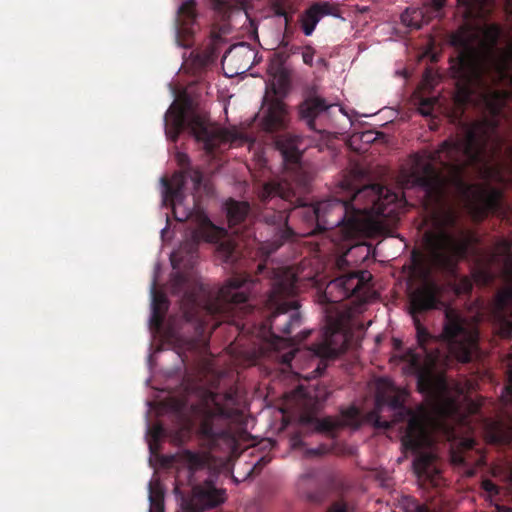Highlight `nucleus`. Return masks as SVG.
<instances>
[{
  "instance_id": "a878e982",
  "label": "nucleus",
  "mask_w": 512,
  "mask_h": 512,
  "mask_svg": "<svg viewBox=\"0 0 512 512\" xmlns=\"http://www.w3.org/2000/svg\"><path fill=\"white\" fill-rule=\"evenodd\" d=\"M178 13L185 17V24L193 22L195 19V2L193 0H187L182 3L178 9Z\"/></svg>"
},
{
  "instance_id": "6ab92c4d",
  "label": "nucleus",
  "mask_w": 512,
  "mask_h": 512,
  "mask_svg": "<svg viewBox=\"0 0 512 512\" xmlns=\"http://www.w3.org/2000/svg\"><path fill=\"white\" fill-rule=\"evenodd\" d=\"M458 265L459 263L457 264L456 273L454 275H447L443 271L439 272L452 282L451 286L456 295L470 294L473 289V281L468 276H460L458 274Z\"/></svg>"
},
{
  "instance_id": "1a4fd4ad",
  "label": "nucleus",
  "mask_w": 512,
  "mask_h": 512,
  "mask_svg": "<svg viewBox=\"0 0 512 512\" xmlns=\"http://www.w3.org/2000/svg\"><path fill=\"white\" fill-rule=\"evenodd\" d=\"M166 136L173 142L186 130L209 155L227 141L224 129L213 123L206 112L192 107L190 99L174 101L165 114Z\"/></svg>"
},
{
  "instance_id": "37998d69",
  "label": "nucleus",
  "mask_w": 512,
  "mask_h": 512,
  "mask_svg": "<svg viewBox=\"0 0 512 512\" xmlns=\"http://www.w3.org/2000/svg\"><path fill=\"white\" fill-rule=\"evenodd\" d=\"M216 2L218 5H224V3H225L224 0H216Z\"/></svg>"
},
{
  "instance_id": "bb28decb",
  "label": "nucleus",
  "mask_w": 512,
  "mask_h": 512,
  "mask_svg": "<svg viewBox=\"0 0 512 512\" xmlns=\"http://www.w3.org/2000/svg\"><path fill=\"white\" fill-rule=\"evenodd\" d=\"M276 77L278 86H276L275 83H272L271 85V89L273 90V93L275 95L280 94L281 92L286 90V88L289 85V78L284 70L281 69Z\"/></svg>"
},
{
  "instance_id": "a211bd4d",
  "label": "nucleus",
  "mask_w": 512,
  "mask_h": 512,
  "mask_svg": "<svg viewBox=\"0 0 512 512\" xmlns=\"http://www.w3.org/2000/svg\"><path fill=\"white\" fill-rule=\"evenodd\" d=\"M169 308V302L163 292L156 291L155 283L152 285V315L150 323L156 329L163 325L166 312Z\"/></svg>"
},
{
  "instance_id": "393cba45",
  "label": "nucleus",
  "mask_w": 512,
  "mask_h": 512,
  "mask_svg": "<svg viewBox=\"0 0 512 512\" xmlns=\"http://www.w3.org/2000/svg\"><path fill=\"white\" fill-rule=\"evenodd\" d=\"M309 8L319 19L327 15L336 16L338 13L337 8L328 2H317L312 4Z\"/></svg>"
},
{
  "instance_id": "aec40b11",
  "label": "nucleus",
  "mask_w": 512,
  "mask_h": 512,
  "mask_svg": "<svg viewBox=\"0 0 512 512\" xmlns=\"http://www.w3.org/2000/svg\"><path fill=\"white\" fill-rule=\"evenodd\" d=\"M149 512H164V491L158 482L149 483Z\"/></svg>"
},
{
  "instance_id": "c756f323",
  "label": "nucleus",
  "mask_w": 512,
  "mask_h": 512,
  "mask_svg": "<svg viewBox=\"0 0 512 512\" xmlns=\"http://www.w3.org/2000/svg\"><path fill=\"white\" fill-rule=\"evenodd\" d=\"M316 428L320 432H333L336 428L335 422L330 418L318 419Z\"/></svg>"
},
{
  "instance_id": "de8ad7c7",
  "label": "nucleus",
  "mask_w": 512,
  "mask_h": 512,
  "mask_svg": "<svg viewBox=\"0 0 512 512\" xmlns=\"http://www.w3.org/2000/svg\"><path fill=\"white\" fill-rule=\"evenodd\" d=\"M278 15H283V16H285V12H284V11H282V12H278Z\"/></svg>"
},
{
  "instance_id": "f257e3e1",
  "label": "nucleus",
  "mask_w": 512,
  "mask_h": 512,
  "mask_svg": "<svg viewBox=\"0 0 512 512\" xmlns=\"http://www.w3.org/2000/svg\"><path fill=\"white\" fill-rule=\"evenodd\" d=\"M493 140L495 150L501 141L495 134V125L476 123L465 127L444 140L438 149L429 152L427 159L417 158L411 169V183L422 192V205L434 218V228L423 235V245L429 265L447 275L456 273L457 264L468 255L476 241L473 234L462 231L456 238L450 229L457 226L458 211L449 202L448 188L454 187L462 196L465 205L477 219L500 209L502 193L466 182L468 167L480 169L491 157L487 145Z\"/></svg>"
},
{
  "instance_id": "e433bc0d",
  "label": "nucleus",
  "mask_w": 512,
  "mask_h": 512,
  "mask_svg": "<svg viewBox=\"0 0 512 512\" xmlns=\"http://www.w3.org/2000/svg\"><path fill=\"white\" fill-rule=\"evenodd\" d=\"M294 355H295L294 351H291V352L286 353L285 355H283V363L289 364L290 361L294 358Z\"/></svg>"
},
{
  "instance_id": "39448f33",
  "label": "nucleus",
  "mask_w": 512,
  "mask_h": 512,
  "mask_svg": "<svg viewBox=\"0 0 512 512\" xmlns=\"http://www.w3.org/2000/svg\"><path fill=\"white\" fill-rule=\"evenodd\" d=\"M502 29L498 24L480 28L461 25L450 36L457 56L451 70L456 80L458 100L467 101L477 89H486L487 81L499 83L512 72V48H499Z\"/></svg>"
},
{
  "instance_id": "6e6552de",
  "label": "nucleus",
  "mask_w": 512,
  "mask_h": 512,
  "mask_svg": "<svg viewBox=\"0 0 512 512\" xmlns=\"http://www.w3.org/2000/svg\"><path fill=\"white\" fill-rule=\"evenodd\" d=\"M270 284L271 288L264 300L267 315L261 324V331L269 336L272 345L277 348V342L292 340L280 337L278 333L290 335L295 326H300L301 317L297 312L288 313L296 308L295 302L290 300L296 293V277L286 270L273 271Z\"/></svg>"
},
{
  "instance_id": "cd10ccee",
  "label": "nucleus",
  "mask_w": 512,
  "mask_h": 512,
  "mask_svg": "<svg viewBox=\"0 0 512 512\" xmlns=\"http://www.w3.org/2000/svg\"><path fill=\"white\" fill-rule=\"evenodd\" d=\"M186 284H187L186 276L180 272L176 273L173 276L172 282H171L172 292L175 294H180L184 290Z\"/></svg>"
},
{
  "instance_id": "c03bdc74",
  "label": "nucleus",
  "mask_w": 512,
  "mask_h": 512,
  "mask_svg": "<svg viewBox=\"0 0 512 512\" xmlns=\"http://www.w3.org/2000/svg\"><path fill=\"white\" fill-rule=\"evenodd\" d=\"M509 479L512 482V468L510 469V472H509Z\"/></svg>"
},
{
  "instance_id": "4468645a",
  "label": "nucleus",
  "mask_w": 512,
  "mask_h": 512,
  "mask_svg": "<svg viewBox=\"0 0 512 512\" xmlns=\"http://www.w3.org/2000/svg\"><path fill=\"white\" fill-rule=\"evenodd\" d=\"M368 271H356L342 275L331 281L323 295V303H338L350 297H361L364 290L368 288V282L371 279Z\"/></svg>"
},
{
  "instance_id": "0eeeda50",
  "label": "nucleus",
  "mask_w": 512,
  "mask_h": 512,
  "mask_svg": "<svg viewBox=\"0 0 512 512\" xmlns=\"http://www.w3.org/2000/svg\"><path fill=\"white\" fill-rule=\"evenodd\" d=\"M207 453L183 450L173 457L176 470V490L191 486V492L182 497V512H203L224 503V489L215 486L216 472Z\"/></svg>"
},
{
  "instance_id": "7c9ffc66",
  "label": "nucleus",
  "mask_w": 512,
  "mask_h": 512,
  "mask_svg": "<svg viewBox=\"0 0 512 512\" xmlns=\"http://www.w3.org/2000/svg\"><path fill=\"white\" fill-rule=\"evenodd\" d=\"M434 103H435L434 99H430V98L422 99L420 102L419 108H418L420 114H422L423 116L432 115Z\"/></svg>"
},
{
  "instance_id": "473e14b6",
  "label": "nucleus",
  "mask_w": 512,
  "mask_h": 512,
  "mask_svg": "<svg viewBox=\"0 0 512 512\" xmlns=\"http://www.w3.org/2000/svg\"><path fill=\"white\" fill-rule=\"evenodd\" d=\"M149 433L153 440L157 442L165 435V429L162 425L156 424L149 429Z\"/></svg>"
},
{
  "instance_id": "4c0bfd02",
  "label": "nucleus",
  "mask_w": 512,
  "mask_h": 512,
  "mask_svg": "<svg viewBox=\"0 0 512 512\" xmlns=\"http://www.w3.org/2000/svg\"><path fill=\"white\" fill-rule=\"evenodd\" d=\"M445 0H432V4L436 10H440L444 6Z\"/></svg>"
},
{
  "instance_id": "f8f14e48",
  "label": "nucleus",
  "mask_w": 512,
  "mask_h": 512,
  "mask_svg": "<svg viewBox=\"0 0 512 512\" xmlns=\"http://www.w3.org/2000/svg\"><path fill=\"white\" fill-rule=\"evenodd\" d=\"M187 178L193 182L194 189L198 190L203 181V174L199 169L189 168L184 172L174 173L170 180L167 178L161 179L164 187L163 202L166 206L172 208L174 218L179 222L186 221L193 214L192 209L180 212L185 197L183 189Z\"/></svg>"
},
{
  "instance_id": "c9c22d12",
  "label": "nucleus",
  "mask_w": 512,
  "mask_h": 512,
  "mask_svg": "<svg viewBox=\"0 0 512 512\" xmlns=\"http://www.w3.org/2000/svg\"><path fill=\"white\" fill-rule=\"evenodd\" d=\"M177 161H178V164L182 167L188 166L189 162H190L189 156L182 152L177 153Z\"/></svg>"
},
{
  "instance_id": "412c9836",
  "label": "nucleus",
  "mask_w": 512,
  "mask_h": 512,
  "mask_svg": "<svg viewBox=\"0 0 512 512\" xmlns=\"http://www.w3.org/2000/svg\"><path fill=\"white\" fill-rule=\"evenodd\" d=\"M402 23L409 27L410 29H420L425 22L423 12L421 10H412L407 9L401 15Z\"/></svg>"
},
{
  "instance_id": "2eb2a0df",
  "label": "nucleus",
  "mask_w": 512,
  "mask_h": 512,
  "mask_svg": "<svg viewBox=\"0 0 512 512\" xmlns=\"http://www.w3.org/2000/svg\"><path fill=\"white\" fill-rule=\"evenodd\" d=\"M226 213L229 227L232 233L237 235L240 241L246 242L253 238L256 240L255 230L248 227V215L250 205L248 202L230 199L226 202Z\"/></svg>"
},
{
  "instance_id": "f03ea898",
  "label": "nucleus",
  "mask_w": 512,
  "mask_h": 512,
  "mask_svg": "<svg viewBox=\"0 0 512 512\" xmlns=\"http://www.w3.org/2000/svg\"><path fill=\"white\" fill-rule=\"evenodd\" d=\"M258 198L264 205L259 217L266 225L267 254L278 250L285 243L294 242L299 236L311 232H298L289 226V213L296 212L303 221L315 230L338 228L344 240L355 239L372 231H383L386 220H399L403 199L380 184H369L358 189L348 201L333 198L316 205H300L295 191L287 182L270 181L261 186Z\"/></svg>"
},
{
  "instance_id": "49530a36",
  "label": "nucleus",
  "mask_w": 512,
  "mask_h": 512,
  "mask_svg": "<svg viewBox=\"0 0 512 512\" xmlns=\"http://www.w3.org/2000/svg\"><path fill=\"white\" fill-rule=\"evenodd\" d=\"M309 333H310V332H306V333L304 334V336H303V338H302V339H306V338L308 337Z\"/></svg>"
},
{
  "instance_id": "f704fd0d",
  "label": "nucleus",
  "mask_w": 512,
  "mask_h": 512,
  "mask_svg": "<svg viewBox=\"0 0 512 512\" xmlns=\"http://www.w3.org/2000/svg\"><path fill=\"white\" fill-rule=\"evenodd\" d=\"M328 512H348V506L343 501H336L331 504Z\"/></svg>"
},
{
  "instance_id": "72a5a7b5",
  "label": "nucleus",
  "mask_w": 512,
  "mask_h": 512,
  "mask_svg": "<svg viewBox=\"0 0 512 512\" xmlns=\"http://www.w3.org/2000/svg\"><path fill=\"white\" fill-rule=\"evenodd\" d=\"M482 488L490 495H497L499 493V487L488 479L482 482Z\"/></svg>"
},
{
  "instance_id": "5701e85b",
  "label": "nucleus",
  "mask_w": 512,
  "mask_h": 512,
  "mask_svg": "<svg viewBox=\"0 0 512 512\" xmlns=\"http://www.w3.org/2000/svg\"><path fill=\"white\" fill-rule=\"evenodd\" d=\"M319 21L320 19L314 14V12L310 8H308L305 11L304 16L301 20V28L303 33L306 36H310L314 32L315 27Z\"/></svg>"
},
{
  "instance_id": "9d476101",
  "label": "nucleus",
  "mask_w": 512,
  "mask_h": 512,
  "mask_svg": "<svg viewBox=\"0 0 512 512\" xmlns=\"http://www.w3.org/2000/svg\"><path fill=\"white\" fill-rule=\"evenodd\" d=\"M260 128L268 134H277L275 137L276 149L281 153L286 165L298 166L302 158L299 135L286 131L289 126V111L287 105L280 99L264 97Z\"/></svg>"
},
{
  "instance_id": "79ce46f5",
  "label": "nucleus",
  "mask_w": 512,
  "mask_h": 512,
  "mask_svg": "<svg viewBox=\"0 0 512 512\" xmlns=\"http://www.w3.org/2000/svg\"><path fill=\"white\" fill-rule=\"evenodd\" d=\"M317 62L319 65H323V66L327 65V62L324 58H319Z\"/></svg>"
},
{
  "instance_id": "ea45409f",
  "label": "nucleus",
  "mask_w": 512,
  "mask_h": 512,
  "mask_svg": "<svg viewBox=\"0 0 512 512\" xmlns=\"http://www.w3.org/2000/svg\"><path fill=\"white\" fill-rule=\"evenodd\" d=\"M256 269H257L258 273H262V271L265 269V264L261 263V262L257 263L256 264Z\"/></svg>"
},
{
  "instance_id": "ddd939ff",
  "label": "nucleus",
  "mask_w": 512,
  "mask_h": 512,
  "mask_svg": "<svg viewBox=\"0 0 512 512\" xmlns=\"http://www.w3.org/2000/svg\"><path fill=\"white\" fill-rule=\"evenodd\" d=\"M346 349L347 337L343 315H327L321 340L311 345V351L322 360H333Z\"/></svg>"
},
{
  "instance_id": "9b49d317",
  "label": "nucleus",
  "mask_w": 512,
  "mask_h": 512,
  "mask_svg": "<svg viewBox=\"0 0 512 512\" xmlns=\"http://www.w3.org/2000/svg\"><path fill=\"white\" fill-rule=\"evenodd\" d=\"M213 407H207L199 425V433L210 444L215 445L218 440L230 439L229 424L239 416L238 410L218 403L212 397Z\"/></svg>"
},
{
  "instance_id": "7ed1b4c3",
  "label": "nucleus",
  "mask_w": 512,
  "mask_h": 512,
  "mask_svg": "<svg viewBox=\"0 0 512 512\" xmlns=\"http://www.w3.org/2000/svg\"><path fill=\"white\" fill-rule=\"evenodd\" d=\"M443 288L435 281H427L410 294L409 313L416 330L418 347L424 354L421 362L413 356L411 365L417 378V389L434 397L447 389L446 370L454 363H470L480 358L479 329L456 310L447 308L442 332L433 335L421 323L419 314L444 306Z\"/></svg>"
},
{
  "instance_id": "58836bf2",
  "label": "nucleus",
  "mask_w": 512,
  "mask_h": 512,
  "mask_svg": "<svg viewBox=\"0 0 512 512\" xmlns=\"http://www.w3.org/2000/svg\"><path fill=\"white\" fill-rule=\"evenodd\" d=\"M268 462H269V460H268V459H266L265 457H262V458L257 462V464H255L254 468H257L258 466H264V465H266Z\"/></svg>"
},
{
  "instance_id": "4be33fe9",
  "label": "nucleus",
  "mask_w": 512,
  "mask_h": 512,
  "mask_svg": "<svg viewBox=\"0 0 512 512\" xmlns=\"http://www.w3.org/2000/svg\"><path fill=\"white\" fill-rule=\"evenodd\" d=\"M488 437L495 444H506L510 440V435L505 431L502 424L498 422H493L489 425Z\"/></svg>"
},
{
  "instance_id": "a19ab883",
  "label": "nucleus",
  "mask_w": 512,
  "mask_h": 512,
  "mask_svg": "<svg viewBox=\"0 0 512 512\" xmlns=\"http://www.w3.org/2000/svg\"><path fill=\"white\" fill-rule=\"evenodd\" d=\"M184 296H185L189 301H191V302H193V303L195 302V298H194V295H193V294L188 293V292H186V291H185V292H184Z\"/></svg>"
},
{
  "instance_id": "a18cd8bd",
  "label": "nucleus",
  "mask_w": 512,
  "mask_h": 512,
  "mask_svg": "<svg viewBox=\"0 0 512 512\" xmlns=\"http://www.w3.org/2000/svg\"><path fill=\"white\" fill-rule=\"evenodd\" d=\"M186 315H187L188 319H192V317H193L189 312H186Z\"/></svg>"
},
{
  "instance_id": "2f4dec72",
  "label": "nucleus",
  "mask_w": 512,
  "mask_h": 512,
  "mask_svg": "<svg viewBox=\"0 0 512 512\" xmlns=\"http://www.w3.org/2000/svg\"><path fill=\"white\" fill-rule=\"evenodd\" d=\"M314 55H315V49L312 46L307 45L303 48L302 59L306 65H308L310 67L313 66Z\"/></svg>"
},
{
  "instance_id": "b1692460",
  "label": "nucleus",
  "mask_w": 512,
  "mask_h": 512,
  "mask_svg": "<svg viewBox=\"0 0 512 512\" xmlns=\"http://www.w3.org/2000/svg\"><path fill=\"white\" fill-rule=\"evenodd\" d=\"M401 507L404 512H431L426 505L420 503L412 496L402 497Z\"/></svg>"
},
{
  "instance_id": "c85d7f7f",
  "label": "nucleus",
  "mask_w": 512,
  "mask_h": 512,
  "mask_svg": "<svg viewBox=\"0 0 512 512\" xmlns=\"http://www.w3.org/2000/svg\"><path fill=\"white\" fill-rule=\"evenodd\" d=\"M502 400L512 406V369L509 370L507 384L503 388Z\"/></svg>"
},
{
  "instance_id": "423d86ee",
  "label": "nucleus",
  "mask_w": 512,
  "mask_h": 512,
  "mask_svg": "<svg viewBox=\"0 0 512 512\" xmlns=\"http://www.w3.org/2000/svg\"><path fill=\"white\" fill-rule=\"evenodd\" d=\"M406 393L397 392L386 399L377 398L376 408L369 414V419L376 428L388 429L397 423L406 422L402 444L405 449L415 454L413 469L419 478L433 480L439 473L436 455L426 450L432 444L431 437L423 420L410 408L405 406Z\"/></svg>"
},
{
  "instance_id": "20e7f679",
  "label": "nucleus",
  "mask_w": 512,
  "mask_h": 512,
  "mask_svg": "<svg viewBox=\"0 0 512 512\" xmlns=\"http://www.w3.org/2000/svg\"><path fill=\"white\" fill-rule=\"evenodd\" d=\"M217 244L216 258L230 267L233 276L227 279L217 295L203 307L205 319L200 321L204 331L215 330L221 322H234L254 312L251 297L257 293V280L251 275L250 262L243 258L240 243L228 237L224 228L214 225L209 218L202 219L198 231L171 254L174 269L180 268L184 253L189 260L194 258L199 240Z\"/></svg>"
},
{
  "instance_id": "f3484780",
  "label": "nucleus",
  "mask_w": 512,
  "mask_h": 512,
  "mask_svg": "<svg viewBox=\"0 0 512 512\" xmlns=\"http://www.w3.org/2000/svg\"><path fill=\"white\" fill-rule=\"evenodd\" d=\"M329 107L330 105L326 103L325 99L311 96L299 104L298 115L301 120L306 122L309 129L316 131V118Z\"/></svg>"
},
{
  "instance_id": "dca6fc26",
  "label": "nucleus",
  "mask_w": 512,
  "mask_h": 512,
  "mask_svg": "<svg viewBox=\"0 0 512 512\" xmlns=\"http://www.w3.org/2000/svg\"><path fill=\"white\" fill-rule=\"evenodd\" d=\"M300 480L303 495L307 501L313 504H320L326 500L328 491L322 483V478L318 470H308L301 476Z\"/></svg>"
}]
</instances>
